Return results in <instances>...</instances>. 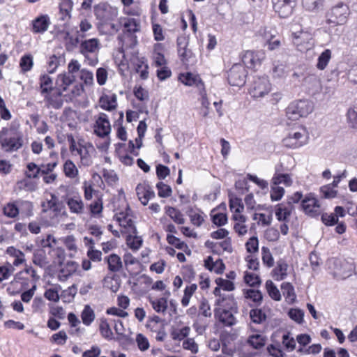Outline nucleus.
<instances>
[{
    "instance_id": "obj_56",
    "label": "nucleus",
    "mask_w": 357,
    "mask_h": 357,
    "mask_svg": "<svg viewBox=\"0 0 357 357\" xmlns=\"http://www.w3.org/2000/svg\"><path fill=\"white\" fill-rule=\"evenodd\" d=\"M244 280L246 284L252 287H257L261 283L260 278L258 275L248 272L245 273Z\"/></svg>"
},
{
    "instance_id": "obj_34",
    "label": "nucleus",
    "mask_w": 357,
    "mask_h": 357,
    "mask_svg": "<svg viewBox=\"0 0 357 357\" xmlns=\"http://www.w3.org/2000/svg\"><path fill=\"white\" fill-rule=\"evenodd\" d=\"M72 0H60L59 9L61 15V20H66L70 18V12L73 9Z\"/></svg>"
},
{
    "instance_id": "obj_6",
    "label": "nucleus",
    "mask_w": 357,
    "mask_h": 357,
    "mask_svg": "<svg viewBox=\"0 0 357 357\" xmlns=\"http://www.w3.org/2000/svg\"><path fill=\"white\" fill-rule=\"evenodd\" d=\"M100 48V43L97 38H91L82 41L79 52L89 60V63L95 66L98 63L97 53Z\"/></svg>"
},
{
    "instance_id": "obj_10",
    "label": "nucleus",
    "mask_w": 357,
    "mask_h": 357,
    "mask_svg": "<svg viewBox=\"0 0 357 357\" xmlns=\"http://www.w3.org/2000/svg\"><path fill=\"white\" fill-rule=\"evenodd\" d=\"M271 91V84L267 77H257L253 81L250 89V94L255 98H259Z\"/></svg>"
},
{
    "instance_id": "obj_2",
    "label": "nucleus",
    "mask_w": 357,
    "mask_h": 357,
    "mask_svg": "<svg viewBox=\"0 0 357 357\" xmlns=\"http://www.w3.org/2000/svg\"><path fill=\"white\" fill-rule=\"evenodd\" d=\"M313 110V105L308 100H299L292 102L286 109L287 117L291 120H297L307 116Z\"/></svg>"
},
{
    "instance_id": "obj_61",
    "label": "nucleus",
    "mask_w": 357,
    "mask_h": 357,
    "mask_svg": "<svg viewBox=\"0 0 357 357\" xmlns=\"http://www.w3.org/2000/svg\"><path fill=\"white\" fill-rule=\"evenodd\" d=\"M44 296L49 301L57 302L59 300V287L50 288L45 291Z\"/></svg>"
},
{
    "instance_id": "obj_52",
    "label": "nucleus",
    "mask_w": 357,
    "mask_h": 357,
    "mask_svg": "<svg viewBox=\"0 0 357 357\" xmlns=\"http://www.w3.org/2000/svg\"><path fill=\"white\" fill-rule=\"evenodd\" d=\"M252 321L256 324H261L266 318L264 312L261 309H252L250 312Z\"/></svg>"
},
{
    "instance_id": "obj_27",
    "label": "nucleus",
    "mask_w": 357,
    "mask_h": 357,
    "mask_svg": "<svg viewBox=\"0 0 357 357\" xmlns=\"http://www.w3.org/2000/svg\"><path fill=\"white\" fill-rule=\"evenodd\" d=\"M136 191L139 199L143 205H146L149 200L155 196L154 192L149 187L146 188L141 185H138Z\"/></svg>"
},
{
    "instance_id": "obj_19",
    "label": "nucleus",
    "mask_w": 357,
    "mask_h": 357,
    "mask_svg": "<svg viewBox=\"0 0 357 357\" xmlns=\"http://www.w3.org/2000/svg\"><path fill=\"white\" fill-rule=\"evenodd\" d=\"M301 206L305 213L311 216L317 215L319 208L318 200L311 194L306 195L302 200Z\"/></svg>"
},
{
    "instance_id": "obj_16",
    "label": "nucleus",
    "mask_w": 357,
    "mask_h": 357,
    "mask_svg": "<svg viewBox=\"0 0 357 357\" xmlns=\"http://www.w3.org/2000/svg\"><path fill=\"white\" fill-rule=\"evenodd\" d=\"M236 310V307H234ZM233 312H236V310H234V307L231 305L229 310L222 309L221 307L215 308L214 314L218 320L227 326H231L236 323V318L233 314Z\"/></svg>"
},
{
    "instance_id": "obj_22",
    "label": "nucleus",
    "mask_w": 357,
    "mask_h": 357,
    "mask_svg": "<svg viewBox=\"0 0 357 357\" xmlns=\"http://www.w3.org/2000/svg\"><path fill=\"white\" fill-rule=\"evenodd\" d=\"M50 24L48 15H42L32 21V31L35 33H43L47 30Z\"/></svg>"
},
{
    "instance_id": "obj_3",
    "label": "nucleus",
    "mask_w": 357,
    "mask_h": 357,
    "mask_svg": "<svg viewBox=\"0 0 357 357\" xmlns=\"http://www.w3.org/2000/svg\"><path fill=\"white\" fill-rule=\"evenodd\" d=\"M302 197L303 194L301 192H296L293 195L288 197L287 202L278 204L275 209L277 219L279 221L288 222L294 208V204L298 203Z\"/></svg>"
},
{
    "instance_id": "obj_43",
    "label": "nucleus",
    "mask_w": 357,
    "mask_h": 357,
    "mask_svg": "<svg viewBox=\"0 0 357 357\" xmlns=\"http://www.w3.org/2000/svg\"><path fill=\"white\" fill-rule=\"evenodd\" d=\"M324 0H302L303 8L308 11H317L323 6Z\"/></svg>"
},
{
    "instance_id": "obj_1",
    "label": "nucleus",
    "mask_w": 357,
    "mask_h": 357,
    "mask_svg": "<svg viewBox=\"0 0 357 357\" xmlns=\"http://www.w3.org/2000/svg\"><path fill=\"white\" fill-rule=\"evenodd\" d=\"M0 144L6 151H16L23 145L22 135L13 128H3L0 131Z\"/></svg>"
},
{
    "instance_id": "obj_20",
    "label": "nucleus",
    "mask_w": 357,
    "mask_h": 357,
    "mask_svg": "<svg viewBox=\"0 0 357 357\" xmlns=\"http://www.w3.org/2000/svg\"><path fill=\"white\" fill-rule=\"evenodd\" d=\"M179 80L186 86L197 87L199 91L204 88V84L199 75H195L192 73L181 74L179 76Z\"/></svg>"
},
{
    "instance_id": "obj_40",
    "label": "nucleus",
    "mask_w": 357,
    "mask_h": 357,
    "mask_svg": "<svg viewBox=\"0 0 357 357\" xmlns=\"http://www.w3.org/2000/svg\"><path fill=\"white\" fill-rule=\"evenodd\" d=\"M99 330L101 335L107 340L113 339V333L110 328L109 324L105 318L100 319V323L99 325Z\"/></svg>"
},
{
    "instance_id": "obj_45",
    "label": "nucleus",
    "mask_w": 357,
    "mask_h": 357,
    "mask_svg": "<svg viewBox=\"0 0 357 357\" xmlns=\"http://www.w3.org/2000/svg\"><path fill=\"white\" fill-rule=\"evenodd\" d=\"M75 79V76L68 73L59 75L57 82L61 83V86H63V89L65 91L67 86L74 82Z\"/></svg>"
},
{
    "instance_id": "obj_4",
    "label": "nucleus",
    "mask_w": 357,
    "mask_h": 357,
    "mask_svg": "<svg viewBox=\"0 0 357 357\" xmlns=\"http://www.w3.org/2000/svg\"><path fill=\"white\" fill-rule=\"evenodd\" d=\"M308 133L304 128L292 130L282 139L284 146L289 149H297L307 143Z\"/></svg>"
},
{
    "instance_id": "obj_33",
    "label": "nucleus",
    "mask_w": 357,
    "mask_h": 357,
    "mask_svg": "<svg viewBox=\"0 0 357 357\" xmlns=\"http://www.w3.org/2000/svg\"><path fill=\"white\" fill-rule=\"evenodd\" d=\"M266 342V337L261 334H254L248 339V344L255 349L263 347Z\"/></svg>"
},
{
    "instance_id": "obj_31",
    "label": "nucleus",
    "mask_w": 357,
    "mask_h": 357,
    "mask_svg": "<svg viewBox=\"0 0 357 357\" xmlns=\"http://www.w3.org/2000/svg\"><path fill=\"white\" fill-rule=\"evenodd\" d=\"M108 264V268L112 272H119L123 267V263L121 257L116 255L112 254L106 258Z\"/></svg>"
},
{
    "instance_id": "obj_62",
    "label": "nucleus",
    "mask_w": 357,
    "mask_h": 357,
    "mask_svg": "<svg viewBox=\"0 0 357 357\" xmlns=\"http://www.w3.org/2000/svg\"><path fill=\"white\" fill-rule=\"evenodd\" d=\"M282 344L288 351H293L296 348L295 340L289 336V333L283 335Z\"/></svg>"
},
{
    "instance_id": "obj_12",
    "label": "nucleus",
    "mask_w": 357,
    "mask_h": 357,
    "mask_svg": "<svg viewBox=\"0 0 357 357\" xmlns=\"http://www.w3.org/2000/svg\"><path fill=\"white\" fill-rule=\"evenodd\" d=\"M77 154L80 156L81 165L89 167L93 164V158L96 155V151L91 143L78 142Z\"/></svg>"
},
{
    "instance_id": "obj_15",
    "label": "nucleus",
    "mask_w": 357,
    "mask_h": 357,
    "mask_svg": "<svg viewBox=\"0 0 357 357\" xmlns=\"http://www.w3.org/2000/svg\"><path fill=\"white\" fill-rule=\"evenodd\" d=\"M111 132V126L108 116L105 113H100L96 120L94 132L100 137L107 136Z\"/></svg>"
},
{
    "instance_id": "obj_30",
    "label": "nucleus",
    "mask_w": 357,
    "mask_h": 357,
    "mask_svg": "<svg viewBox=\"0 0 357 357\" xmlns=\"http://www.w3.org/2000/svg\"><path fill=\"white\" fill-rule=\"evenodd\" d=\"M40 89L42 95L51 93L54 90L53 82L52 78L47 75H43L40 77Z\"/></svg>"
},
{
    "instance_id": "obj_38",
    "label": "nucleus",
    "mask_w": 357,
    "mask_h": 357,
    "mask_svg": "<svg viewBox=\"0 0 357 357\" xmlns=\"http://www.w3.org/2000/svg\"><path fill=\"white\" fill-rule=\"evenodd\" d=\"M58 198L57 197L54 195L51 194V199L47 200L46 202H43L42 207L43 211L44 212L47 211L48 210H52L54 212H60V208L59 207V202H58Z\"/></svg>"
},
{
    "instance_id": "obj_50",
    "label": "nucleus",
    "mask_w": 357,
    "mask_h": 357,
    "mask_svg": "<svg viewBox=\"0 0 357 357\" xmlns=\"http://www.w3.org/2000/svg\"><path fill=\"white\" fill-rule=\"evenodd\" d=\"M229 207L231 211L236 213H241L244 209L242 199L238 197L229 199Z\"/></svg>"
},
{
    "instance_id": "obj_55",
    "label": "nucleus",
    "mask_w": 357,
    "mask_h": 357,
    "mask_svg": "<svg viewBox=\"0 0 357 357\" xmlns=\"http://www.w3.org/2000/svg\"><path fill=\"white\" fill-rule=\"evenodd\" d=\"M193 328L198 333V335H202L207 327L206 321L202 317H197L192 325Z\"/></svg>"
},
{
    "instance_id": "obj_46",
    "label": "nucleus",
    "mask_w": 357,
    "mask_h": 357,
    "mask_svg": "<svg viewBox=\"0 0 357 357\" xmlns=\"http://www.w3.org/2000/svg\"><path fill=\"white\" fill-rule=\"evenodd\" d=\"M126 241L129 247L134 250H138L142 243V238L139 236H137V234H133L132 233H129Z\"/></svg>"
},
{
    "instance_id": "obj_11",
    "label": "nucleus",
    "mask_w": 357,
    "mask_h": 357,
    "mask_svg": "<svg viewBox=\"0 0 357 357\" xmlns=\"http://www.w3.org/2000/svg\"><path fill=\"white\" fill-rule=\"evenodd\" d=\"M176 44L178 54L182 63L185 65H189L194 59L195 55L191 50L188 48V38L184 35H181L177 38Z\"/></svg>"
},
{
    "instance_id": "obj_8",
    "label": "nucleus",
    "mask_w": 357,
    "mask_h": 357,
    "mask_svg": "<svg viewBox=\"0 0 357 357\" xmlns=\"http://www.w3.org/2000/svg\"><path fill=\"white\" fill-rule=\"evenodd\" d=\"M291 39L294 45L301 52L307 51L313 46L312 35L308 31L301 30L293 32Z\"/></svg>"
},
{
    "instance_id": "obj_5",
    "label": "nucleus",
    "mask_w": 357,
    "mask_h": 357,
    "mask_svg": "<svg viewBox=\"0 0 357 357\" xmlns=\"http://www.w3.org/2000/svg\"><path fill=\"white\" fill-rule=\"evenodd\" d=\"M349 15V6L345 3H339L327 13V22L335 25H342L347 22Z\"/></svg>"
},
{
    "instance_id": "obj_63",
    "label": "nucleus",
    "mask_w": 357,
    "mask_h": 357,
    "mask_svg": "<svg viewBox=\"0 0 357 357\" xmlns=\"http://www.w3.org/2000/svg\"><path fill=\"white\" fill-rule=\"evenodd\" d=\"M288 314L292 320L298 324L302 323L303 321L304 312L300 309H291Z\"/></svg>"
},
{
    "instance_id": "obj_18",
    "label": "nucleus",
    "mask_w": 357,
    "mask_h": 357,
    "mask_svg": "<svg viewBox=\"0 0 357 357\" xmlns=\"http://www.w3.org/2000/svg\"><path fill=\"white\" fill-rule=\"evenodd\" d=\"M18 206L15 204H8L3 208V213L7 217L14 218L17 217L19 214V207H24L27 209L29 211L32 210V204L30 202L28 201H18L17 202Z\"/></svg>"
},
{
    "instance_id": "obj_29",
    "label": "nucleus",
    "mask_w": 357,
    "mask_h": 357,
    "mask_svg": "<svg viewBox=\"0 0 357 357\" xmlns=\"http://www.w3.org/2000/svg\"><path fill=\"white\" fill-rule=\"evenodd\" d=\"M66 203L71 213L77 214L82 213L84 211V203L79 197L68 198Z\"/></svg>"
},
{
    "instance_id": "obj_17",
    "label": "nucleus",
    "mask_w": 357,
    "mask_h": 357,
    "mask_svg": "<svg viewBox=\"0 0 357 357\" xmlns=\"http://www.w3.org/2000/svg\"><path fill=\"white\" fill-rule=\"evenodd\" d=\"M264 59V54L262 52L247 51L242 57V62L245 66L244 67L252 69L257 66H260Z\"/></svg>"
},
{
    "instance_id": "obj_60",
    "label": "nucleus",
    "mask_w": 357,
    "mask_h": 357,
    "mask_svg": "<svg viewBox=\"0 0 357 357\" xmlns=\"http://www.w3.org/2000/svg\"><path fill=\"white\" fill-rule=\"evenodd\" d=\"M284 194V189L277 185L271 186V198L272 201L280 200Z\"/></svg>"
},
{
    "instance_id": "obj_23",
    "label": "nucleus",
    "mask_w": 357,
    "mask_h": 357,
    "mask_svg": "<svg viewBox=\"0 0 357 357\" xmlns=\"http://www.w3.org/2000/svg\"><path fill=\"white\" fill-rule=\"evenodd\" d=\"M282 165H278L275 167V172L272 178L271 184L277 185L280 183H283L286 186H290L293 181L289 174H282L281 172Z\"/></svg>"
},
{
    "instance_id": "obj_44",
    "label": "nucleus",
    "mask_w": 357,
    "mask_h": 357,
    "mask_svg": "<svg viewBox=\"0 0 357 357\" xmlns=\"http://www.w3.org/2000/svg\"><path fill=\"white\" fill-rule=\"evenodd\" d=\"M266 287L270 297L276 301H279L281 300V294L277 287L271 280H267L266 282Z\"/></svg>"
},
{
    "instance_id": "obj_14",
    "label": "nucleus",
    "mask_w": 357,
    "mask_h": 357,
    "mask_svg": "<svg viewBox=\"0 0 357 357\" xmlns=\"http://www.w3.org/2000/svg\"><path fill=\"white\" fill-rule=\"evenodd\" d=\"M131 213L130 208L127 206L126 211H121L116 215V218L120 226L127 230L126 232L136 234L137 231L132 219Z\"/></svg>"
},
{
    "instance_id": "obj_35",
    "label": "nucleus",
    "mask_w": 357,
    "mask_h": 357,
    "mask_svg": "<svg viewBox=\"0 0 357 357\" xmlns=\"http://www.w3.org/2000/svg\"><path fill=\"white\" fill-rule=\"evenodd\" d=\"M165 213L176 224L182 225L185 222L183 214L178 209L172 206H167L165 207Z\"/></svg>"
},
{
    "instance_id": "obj_42",
    "label": "nucleus",
    "mask_w": 357,
    "mask_h": 357,
    "mask_svg": "<svg viewBox=\"0 0 357 357\" xmlns=\"http://www.w3.org/2000/svg\"><path fill=\"white\" fill-rule=\"evenodd\" d=\"M150 303L154 310L158 313H164L167 308V301L163 297L157 300L150 299Z\"/></svg>"
},
{
    "instance_id": "obj_24",
    "label": "nucleus",
    "mask_w": 357,
    "mask_h": 357,
    "mask_svg": "<svg viewBox=\"0 0 357 357\" xmlns=\"http://www.w3.org/2000/svg\"><path fill=\"white\" fill-rule=\"evenodd\" d=\"M120 25H122L126 31L130 33L140 31V20L130 17H120Z\"/></svg>"
},
{
    "instance_id": "obj_37",
    "label": "nucleus",
    "mask_w": 357,
    "mask_h": 357,
    "mask_svg": "<svg viewBox=\"0 0 357 357\" xmlns=\"http://www.w3.org/2000/svg\"><path fill=\"white\" fill-rule=\"evenodd\" d=\"M281 289L286 300L293 303L295 301L296 296L294 286L290 282H283L281 284Z\"/></svg>"
},
{
    "instance_id": "obj_9",
    "label": "nucleus",
    "mask_w": 357,
    "mask_h": 357,
    "mask_svg": "<svg viewBox=\"0 0 357 357\" xmlns=\"http://www.w3.org/2000/svg\"><path fill=\"white\" fill-rule=\"evenodd\" d=\"M246 70L245 67L239 63L232 66L227 73V79L231 86L241 87L245 83Z\"/></svg>"
},
{
    "instance_id": "obj_53",
    "label": "nucleus",
    "mask_w": 357,
    "mask_h": 357,
    "mask_svg": "<svg viewBox=\"0 0 357 357\" xmlns=\"http://www.w3.org/2000/svg\"><path fill=\"white\" fill-rule=\"evenodd\" d=\"M200 315H202L205 317H211L212 315L211 307L206 298H202L201 301L197 317H200Z\"/></svg>"
},
{
    "instance_id": "obj_21",
    "label": "nucleus",
    "mask_w": 357,
    "mask_h": 357,
    "mask_svg": "<svg viewBox=\"0 0 357 357\" xmlns=\"http://www.w3.org/2000/svg\"><path fill=\"white\" fill-rule=\"evenodd\" d=\"M44 99L48 107H51L56 109H60L63 104L62 93L60 91L47 93L44 96Z\"/></svg>"
},
{
    "instance_id": "obj_13",
    "label": "nucleus",
    "mask_w": 357,
    "mask_h": 357,
    "mask_svg": "<svg viewBox=\"0 0 357 357\" xmlns=\"http://www.w3.org/2000/svg\"><path fill=\"white\" fill-rule=\"evenodd\" d=\"M272 2L275 12L282 18L291 15L296 5V0H272Z\"/></svg>"
},
{
    "instance_id": "obj_47",
    "label": "nucleus",
    "mask_w": 357,
    "mask_h": 357,
    "mask_svg": "<svg viewBox=\"0 0 357 357\" xmlns=\"http://www.w3.org/2000/svg\"><path fill=\"white\" fill-rule=\"evenodd\" d=\"M335 187L332 185L331 183L324 185L320 188V192L322 197L325 199H331L337 196V191L335 190Z\"/></svg>"
},
{
    "instance_id": "obj_54",
    "label": "nucleus",
    "mask_w": 357,
    "mask_h": 357,
    "mask_svg": "<svg viewBox=\"0 0 357 357\" xmlns=\"http://www.w3.org/2000/svg\"><path fill=\"white\" fill-rule=\"evenodd\" d=\"M158 190V196L160 197H169L172 195V188L163 182H158L156 185Z\"/></svg>"
},
{
    "instance_id": "obj_48",
    "label": "nucleus",
    "mask_w": 357,
    "mask_h": 357,
    "mask_svg": "<svg viewBox=\"0 0 357 357\" xmlns=\"http://www.w3.org/2000/svg\"><path fill=\"white\" fill-rule=\"evenodd\" d=\"M33 65V57L31 54L24 55L20 62V66L23 73L31 70Z\"/></svg>"
},
{
    "instance_id": "obj_26",
    "label": "nucleus",
    "mask_w": 357,
    "mask_h": 357,
    "mask_svg": "<svg viewBox=\"0 0 357 357\" xmlns=\"http://www.w3.org/2000/svg\"><path fill=\"white\" fill-rule=\"evenodd\" d=\"M50 158L52 159L51 162L47 164H41L40 165V174L42 176L52 173L54 168L58 165L59 157L57 153L51 151L50 153Z\"/></svg>"
},
{
    "instance_id": "obj_64",
    "label": "nucleus",
    "mask_w": 357,
    "mask_h": 357,
    "mask_svg": "<svg viewBox=\"0 0 357 357\" xmlns=\"http://www.w3.org/2000/svg\"><path fill=\"white\" fill-rule=\"evenodd\" d=\"M246 250L248 252H257L259 250V241L257 237L252 236L245 243Z\"/></svg>"
},
{
    "instance_id": "obj_49",
    "label": "nucleus",
    "mask_w": 357,
    "mask_h": 357,
    "mask_svg": "<svg viewBox=\"0 0 357 357\" xmlns=\"http://www.w3.org/2000/svg\"><path fill=\"white\" fill-rule=\"evenodd\" d=\"M27 171L26 172V177L29 178H37L40 174V165L34 162H29L26 165Z\"/></svg>"
},
{
    "instance_id": "obj_59",
    "label": "nucleus",
    "mask_w": 357,
    "mask_h": 357,
    "mask_svg": "<svg viewBox=\"0 0 357 357\" xmlns=\"http://www.w3.org/2000/svg\"><path fill=\"white\" fill-rule=\"evenodd\" d=\"M80 79L84 82L86 85H92L93 83V75L92 72L82 69L79 72Z\"/></svg>"
},
{
    "instance_id": "obj_39",
    "label": "nucleus",
    "mask_w": 357,
    "mask_h": 357,
    "mask_svg": "<svg viewBox=\"0 0 357 357\" xmlns=\"http://www.w3.org/2000/svg\"><path fill=\"white\" fill-rule=\"evenodd\" d=\"M331 59V51L328 49L325 50L318 57L317 68L321 70H324Z\"/></svg>"
},
{
    "instance_id": "obj_58",
    "label": "nucleus",
    "mask_w": 357,
    "mask_h": 357,
    "mask_svg": "<svg viewBox=\"0 0 357 357\" xmlns=\"http://www.w3.org/2000/svg\"><path fill=\"white\" fill-rule=\"evenodd\" d=\"M267 350L270 355L274 357H284V353L281 349V347L279 343L268 345Z\"/></svg>"
},
{
    "instance_id": "obj_51",
    "label": "nucleus",
    "mask_w": 357,
    "mask_h": 357,
    "mask_svg": "<svg viewBox=\"0 0 357 357\" xmlns=\"http://www.w3.org/2000/svg\"><path fill=\"white\" fill-rule=\"evenodd\" d=\"M262 261L264 265L268 268L272 267L274 265V259L270 252L269 248L267 247H262L261 248Z\"/></svg>"
},
{
    "instance_id": "obj_32",
    "label": "nucleus",
    "mask_w": 357,
    "mask_h": 357,
    "mask_svg": "<svg viewBox=\"0 0 357 357\" xmlns=\"http://www.w3.org/2000/svg\"><path fill=\"white\" fill-rule=\"evenodd\" d=\"M100 107L106 110L111 111L116 107V96L113 94L112 96H104L100 99Z\"/></svg>"
},
{
    "instance_id": "obj_7",
    "label": "nucleus",
    "mask_w": 357,
    "mask_h": 357,
    "mask_svg": "<svg viewBox=\"0 0 357 357\" xmlns=\"http://www.w3.org/2000/svg\"><path fill=\"white\" fill-rule=\"evenodd\" d=\"M94 15L102 24L112 22L117 16V10L106 3L94 6Z\"/></svg>"
},
{
    "instance_id": "obj_36",
    "label": "nucleus",
    "mask_w": 357,
    "mask_h": 357,
    "mask_svg": "<svg viewBox=\"0 0 357 357\" xmlns=\"http://www.w3.org/2000/svg\"><path fill=\"white\" fill-rule=\"evenodd\" d=\"M96 317L93 310L89 305H86L81 313V319L83 324L86 326H90Z\"/></svg>"
},
{
    "instance_id": "obj_25",
    "label": "nucleus",
    "mask_w": 357,
    "mask_h": 357,
    "mask_svg": "<svg viewBox=\"0 0 357 357\" xmlns=\"http://www.w3.org/2000/svg\"><path fill=\"white\" fill-rule=\"evenodd\" d=\"M288 264L283 259H280L276 262V266L273 268V276L277 280H283L287 276Z\"/></svg>"
},
{
    "instance_id": "obj_57",
    "label": "nucleus",
    "mask_w": 357,
    "mask_h": 357,
    "mask_svg": "<svg viewBox=\"0 0 357 357\" xmlns=\"http://www.w3.org/2000/svg\"><path fill=\"white\" fill-rule=\"evenodd\" d=\"M347 121L349 126L357 129V110L354 108H350L347 111Z\"/></svg>"
},
{
    "instance_id": "obj_28",
    "label": "nucleus",
    "mask_w": 357,
    "mask_h": 357,
    "mask_svg": "<svg viewBox=\"0 0 357 357\" xmlns=\"http://www.w3.org/2000/svg\"><path fill=\"white\" fill-rule=\"evenodd\" d=\"M78 264L73 261H67L66 266L60 270L59 279L61 281H65L69 276L73 275L77 270Z\"/></svg>"
},
{
    "instance_id": "obj_41",
    "label": "nucleus",
    "mask_w": 357,
    "mask_h": 357,
    "mask_svg": "<svg viewBox=\"0 0 357 357\" xmlns=\"http://www.w3.org/2000/svg\"><path fill=\"white\" fill-rule=\"evenodd\" d=\"M63 172L65 175L70 178H74L78 175V169L74 162L70 160H67L64 163Z\"/></svg>"
}]
</instances>
